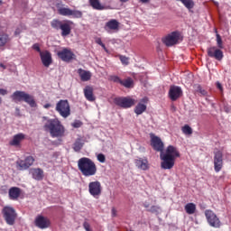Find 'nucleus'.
<instances>
[{"label":"nucleus","instance_id":"obj_46","mask_svg":"<svg viewBox=\"0 0 231 231\" xmlns=\"http://www.w3.org/2000/svg\"><path fill=\"white\" fill-rule=\"evenodd\" d=\"M0 95L2 97H5V95H8V90H6L5 88H0Z\"/></svg>","mask_w":231,"mask_h":231},{"label":"nucleus","instance_id":"obj_10","mask_svg":"<svg viewBox=\"0 0 231 231\" xmlns=\"http://www.w3.org/2000/svg\"><path fill=\"white\" fill-rule=\"evenodd\" d=\"M205 216L210 226H213L214 228H219V226H221V221L217 216H216L215 212L208 209L205 211Z\"/></svg>","mask_w":231,"mask_h":231},{"label":"nucleus","instance_id":"obj_23","mask_svg":"<svg viewBox=\"0 0 231 231\" xmlns=\"http://www.w3.org/2000/svg\"><path fill=\"white\" fill-rule=\"evenodd\" d=\"M147 97H144L141 100L140 103L137 104V106L134 108V113L137 115H142L143 113H145L147 110Z\"/></svg>","mask_w":231,"mask_h":231},{"label":"nucleus","instance_id":"obj_45","mask_svg":"<svg viewBox=\"0 0 231 231\" xmlns=\"http://www.w3.org/2000/svg\"><path fill=\"white\" fill-rule=\"evenodd\" d=\"M32 49H34L35 50V51H39L40 53H41V47L39 46V44L38 43H35V44H33L32 45Z\"/></svg>","mask_w":231,"mask_h":231},{"label":"nucleus","instance_id":"obj_20","mask_svg":"<svg viewBox=\"0 0 231 231\" xmlns=\"http://www.w3.org/2000/svg\"><path fill=\"white\" fill-rule=\"evenodd\" d=\"M151 145L154 149V151H157L158 152H163V142H162V139L156 135L151 136Z\"/></svg>","mask_w":231,"mask_h":231},{"label":"nucleus","instance_id":"obj_12","mask_svg":"<svg viewBox=\"0 0 231 231\" xmlns=\"http://www.w3.org/2000/svg\"><path fill=\"white\" fill-rule=\"evenodd\" d=\"M88 191L94 198H98L102 194V184L98 180L89 182Z\"/></svg>","mask_w":231,"mask_h":231},{"label":"nucleus","instance_id":"obj_15","mask_svg":"<svg viewBox=\"0 0 231 231\" xmlns=\"http://www.w3.org/2000/svg\"><path fill=\"white\" fill-rule=\"evenodd\" d=\"M105 30L107 32V33H116V32L120 30V22H118L116 19L109 20L105 24Z\"/></svg>","mask_w":231,"mask_h":231},{"label":"nucleus","instance_id":"obj_30","mask_svg":"<svg viewBox=\"0 0 231 231\" xmlns=\"http://www.w3.org/2000/svg\"><path fill=\"white\" fill-rule=\"evenodd\" d=\"M83 147H84V140H82V138L76 139L75 143H73V150L76 152H80Z\"/></svg>","mask_w":231,"mask_h":231},{"label":"nucleus","instance_id":"obj_42","mask_svg":"<svg viewBox=\"0 0 231 231\" xmlns=\"http://www.w3.org/2000/svg\"><path fill=\"white\" fill-rule=\"evenodd\" d=\"M97 158L100 162V163L106 162V155H104V153H98Z\"/></svg>","mask_w":231,"mask_h":231},{"label":"nucleus","instance_id":"obj_39","mask_svg":"<svg viewBox=\"0 0 231 231\" xmlns=\"http://www.w3.org/2000/svg\"><path fill=\"white\" fill-rule=\"evenodd\" d=\"M109 80H111V82H116V84H122V79L118 76H109Z\"/></svg>","mask_w":231,"mask_h":231},{"label":"nucleus","instance_id":"obj_43","mask_svg":"<svg viewBox=\"0 0 231 231\" xmlns=\"http://www.w3.org/2000/svg\"><path fill=\"white\" fill-rule=\"evenodd\" d=\"M81 126H82V122L80 121H75L74 123H72V127L79 128Z\"/></svg>","mask_w":231,"mask_h":231},{"label":"nucleus","instance_id":"obj_38","mask_svg":"<svg viewBox=\"0 0 231 231\" xmlns=\"http://www.w3.org/2000/svg\"><path fill=\"white\" fill-rule=\"evenodd\" d=\"M216 37H217V48H219L220 50H223L224 46H223V39H221V35H219V33H217Z\"/></svg>","mask_w":231,"mask_h":231},{"label":"nucleus","instance_id":"obj_18","mask_svg":"<svg viewBox=\"0 0 231 231\" xmlns=\"http://www.w3.org/2000/svg\"><path fill=\"white\" fill-rule=\"evenodd\" d=\"M215 171L219 172L223 169V152L217 151L214 156Z\"/></svg>","mask_w":231,"mask_h":231},{"label":"nucleus","instance_id":"obj_8","mask_svg":"<svg viewBox=\"0 0 231 231\" xmlns=\"http://www.w3.org/2000/svg\"><path fill=\"white\" fill-rule=\"evenodd\" d=\"M116 106H119V107H123L124 109H128L129 107H133L136 104V100L132 97H116L114 100Z\"/></svg>","mask_w":231,"mask_h":231},{"label":"nucleus","instance_id":"obj_2","mask_svg":"<svg viewBox=\"0 0 231 231\" xmlns=\"http://www.w3.org/2000/svg\"><path fill=\"white\" fill-rule=\"evenodd\" d=\"M44 129L50 133L52 138H62L66 133V128L59 118L47 120Z\"/></svg>","mask_w":231,"mask_h":231},{"label":"nucleus","instance_id":"obj_17","mask_svg":"<svg viewBox=\"0 0 231 231\" xmlns=\"http://www.w3.org/2000/svg\"><path fill=\"white\" fill-rule=\"evenodd\" d=\"M33 162H35V159L32 156H28L24 161H17L16 164L20 171H26V169H30L33 165Z\"/></svg>","mask_w":231,"mask_h":231},{"label":"nucleus","instance_id":"obj_37","mask_svg":"<svg viewBox=\"0 0 231 231\" xmlns=\"http://www.w3.org/2000/svg\"><path fill=\"white\" fill-rule=\"evenodd\" d=\"M148 212H152V214H160V212H162V208L159 206H152L150 208H148Z\"/></svg>","mask_w":231,"mask_h":231},{"label":"nucleus","instance_id":"obj_51","mask_svg":"<svg viewBox=\"0 0 231 231\" xmlns=\"http://www.w3.org/2000/svg\"><path fill=\"white\" fill-rule=\"evenodd\" d=\"M143 206H144L145 208H148V209L151 208H149V204H148L147 202H145V203L143 204Z\"/></svg>","mask_w":231,"mask_h":231},{"label":"nucleus","instance_id":"obj_16","mask_svg":"<svg viewBox=\"0 0 231 231\" xmlns=\"http://www.w3.org/2000/svg\"><path fill=\"white\" fill-rule=\"evenodd\" d=\"M208 55L211 59H216V60H223V51L219 47L212 46L208 48Z\"/></svg>","mask_w":231,"mask_h":231},{"label":"nucleus","instance_id":"obj_44","mask_svg":"<svg viewBox=\"0 0 231 231\" xmlns=\"http://www.w3.org/2000/svg\"><path fill=\"white\" fill-rule=\"evenodd\" d=\"M83 226L86 231H91V226H89V223L84 222Z\"/></svg>","mask_w":231,"mask_h":231},{"label":"nucleus","instance_id":"obj_52","mask_svg":"<svg viewBox=\"0 0 231 231\" xmlns=\"http://www.w3.org/2000/svg\"><path fill=\"white\" fill-rule=\"evenodd\" d=\"M0 68H3L4 69H6V66H5V64H3V63L0 64Z\"/></svg>","mask_w":231,"mask_h":231},{"label":"nucleus","instance_id":"obj_34","mask_svg":"<svg viewBox=\"0 0 231 231\" xmlns=\"http://www.w3.org/2000/svg\"><path fill=\"white\" fill-rule=\"evenodd\" d=\"M121 86H124L125 88H133L134 86V81L131 78H127L125 80H122Z\"/></svg>","mask_w":231,"mask_h":231},{"label":"nucleus","instance_id":"obj_28","mask_svg":"<svg viewBox=\"0 0 231 231\" xmlns=\"http://www.w3.org/2000/svg\"><path fill=\"white\" fill-rule=\"evenodd\" d=\"M26 92L24 91H15L14 92V94L12 95V98L14 102H23L24 101V98L26 97Z\"/></svg>","mask_w":231,"mask_h":231},{"label":"nucleus","instance_id":"obj_4","mask_svg":"<svg viewBox=\"0 0 231 231\" xmlns=\"http://www.w3.org/2000/svg\"><path fill=\"white\" fill-rule=\"evenodd\" d=\"M51 24L52 28H55V30H61V37H68V35L71 33V26H73V22L69 20H53Z\"/></svg>","mask_w":231,"mask_h":231},{"label":"nucleus","instance_id":"obj_13","mask_svg":"<svg viewBox=\"0 0 231 231\" xmlns=\"http://www.w3.org/2000/svg\"><path fill=\"white\" fill-rule=\"evenodd\" d=\"M35 226L38 228H41L42 230H44V228H50L51 226V221L47 217L43 216H37L34 220Z\"/></svg>","mask_w":231,"mask_h":231},{"label":"nucleus","instance_id":"obj_29","mask_svg":"<svg viewBox=\"0 0 231 231\" xmlns=\"http://www.w3.org/2000/svg\"><path fill=\"white\" fill-rule=\"evenodd\" d=\"M21 196V189L17 187H13L9 189L10 199H18Z\"/></svg>","mask_w":231,"mask_h":231},{"label":"nucleus","instance_id":"obj_36","mask_svg":"<svg viewBox=\"0 0 231 231\" xmlns=\"http://www.w3.org/2000/svg\"><path fill=\"white\" fill-rule=\"evenodd\" d=\"M181 131L183 133V134L186 135H190L192 134V128L190 126H189V125H185L182 128Z\"/></svg>","mask_w":231,"mask_h":231},{"label":"nucleus","instance_id":"obj_22","mask_svg":"<svg viewBox=\"0 0 231 231\" xmlns=\"http://www.w3.org/2000/svg\"><path fill=\"white\" fill-rule=\"evenodd\" d=\"M30 174H32V177L33 180H36L37 181H41L42 178H44V171L41 168H32L30 170Z\"/></svg>","mask_w":231,"mask_h":231},{"label":"nucleus","instance_id":"obj_6","mask_svg":"<svg viewBox=\"0 0 231 231\" xmlns=\"http://www.w3.org/2000/svg\"><path fill=\"white\" fill-rule=\"evenodd\" d=\"M2 214L7 225H14L15 219H17V213L12 207H5L2 210Z\"/></svg>","mask_w":231,"mask_h":231},{"label":"nucleus","instance_id":"obj_55","mask_svg":"<svg viewBox=\"0 0 231 231\" xmlns=\"http://www.w3.org/2000/svg\"><path fill=\"white\" fill-rule=\"evenodd\" d=\"M3 104V98L0 97V106Z\"/></svg>","mask_w":231,"mask_h":231},{"label":"nucleus","instance_id":"obj_57","mask_svg":"<svg viewBox=\"0 0 231 231\" xmlns=\"http://www.w3.org/2000/svg\"><path fill=\"white\" fill-rule=\"evenodd\" d=\"M16 111H19V109H18V108H16Z\"/></svg>","mask_w":231,"mask_h":231},{"label":"nucleus","instance_id":"obj_56","mask_svg":"<svg viewBox=\"0 0 231 231\" xmlns=\"http://www.w3.org/2000/svg\"><path fill=\"white\" fill-rule=\"evenodd\" d=\"M3 5V0H0V6Z\"/></svg>","mask_w":231,"mask_h":231},{"label":"nucleus","instance_id":"obj_1","mask_svg":"<svg viewBox=\"0 0 231 231\" xmlns=\"http://www.w3.org/2000/svg\"><path fill=\"white\" fill-rule=\"evenodd\" d=\"M160 158L162 169L171 170L174 167L176 158H180V152L173 145H169L165 152H161Z\"/></svg>","mask_w":231,"mask_h":231},{"label":"nucleus","instance_id":"obj_26","mask_svg":"<svg viewBox=\"0 0 231 231\" xmlns=\"http://www.w3.org/2000/svg\"><path fill=\"white\" fill-rule=\"evenodd\" d=\"M135 166L138 169H141V171H147L149 170V161H147V159H136L134 161Z\"/></svg>","mask_w":231,"mask_h":231},{"label":"nucleus","instance_id":"obj_50","mask_svg":"<svg viewBox=\"0 0 231 231\" xmlns=\"http://www.w3.org/2000/svg\"><path fill=\"white\" fill-rule=\"evenodd\" d=\"M149 1H150V0H140V2L143 3V4H144V5L147 4V3H149Z\"/></svg>","mask_w":231,"mask_h":231},{"label":"nucleus","instance_id":"obj_33","mask_svg":"<svg viewBox=\"0 0 231 231\" xmlns=\"http://www.w3.org/2000/svg\"><path fill=\"white\" fill-rule=\"evenodd\" d=\"M180 3L187 8L188 10H192L194 8V0H180Z\"/></svg>","mask_w":231,"mask_h":231},{"label":"nucleus","instance_id":"obj_53","mask_svg":"<svg viewBox=\"0 0 231 231\" xmlns=\"http://www.w3.org/2000/svg\"><path fill=\"white\" fill-rule=\"evenodd\" d=\"M120 3H129V0H119Z\"/></svg>","mask_w":231,"mask_h":231},{"label":"nucleus","instance_id":"obj_49","mask_svg":"<svg viewBox=\"0 0 231 231\" xmlns=\"http://www.w3.org/2000/svg\"><path fill=\"white\" fill-rule=\"evenodd\" d=\"M52 106H51V104H50V103H47V104H45L44 106H43V107H44V109H50V107H51Z\"/></svg>","mask_w":231,"mask_h":231},{"label":"nucleus","instance_id":"obj_5","mask_svg":"<svg viewBox=\"0 0 231 231\" xmlns=\"http://www.w3.org/2000/svg\"><path fill=\"white\" fill-rule=\"evenodd\" d=\"M56 111L62 116V118H68L71 115V107L68 99H60L56 104Z\"/></svg>","mask_w":231,"mask_h":231},{"label":"nucleus","instance_id":"obj_3","mask_svg":"<svg viewBox=\"0 0 231 231\" xmlns=\"http://www.w3.org/2000/svg\"><path fill=\"white\" fill-rule=\"evenodd\" d=\"M78 169L85 178H91L97 172V164L88 157H82L78 161Z\"/></svg>","mask_w":231,"mask_h":231},{"label":"nucleus","instance_id":"obj_47","mask_svg":"<svg viewBox=\"0 0 231 231\" xmlns=\"http://www.w3.org/2000/svg\"><path fill=\"white\" fill-rule=\"evenodd\" d=\"M111 212H112V217H116V208H113Z\"/></svg>","mask_w":231,"mask_h":231},{"label":"nucleus","instance_id":"obj_32","mask_svg":"<svg viewBox=\"0 0 231 231\" xmlns=\"http://www.w3.org/2000/svg\"><path fill=\"white\" fill-rule=\"evenodd\" d=\"M186 212L189 215L196 213V204L194 203H188L184 207Z\"/></svg>","mask_w":231,"mask_h":231},{"label":"nucleus","instance_id":"obj_41","mask_svg":"<svg viewBox=\"0 0 231 231\" xmlns=\"http://www.w3.org/2000/svg\"><path fill=\"white\" fill-rule=\"evenodd\" d=\"M119 59H120L122 64H124L125 66L129 65V58H127L125 56H119Z\"/></svg>","mask_w":231,"mask_h":231},{"label":"nucleus","instance_id":"obj_25","mask_svg":"<svg viewBox=\"0 0 231 231\" xmlns=\"http://www.w3.org/2000/svg\"><path fill=\"white\" fill-rule=\"evenodd\" d=\"M78 74L80 77V80L82 82H88V80H91V77H93L91 71L84 70L82 69H78Z\"/></svg>","mask_w":231,"mask_h":231},{"label":"nucleus","instance_id":"obj_11","mask_svg":"<svg viewBox=\"0 0 231 231\" xmlns=\"http://www.w3.org/2000/svg\"><path fill=\"white\" fill-rule=\"evenodd\" d=\"M106 3L101 4L100 0H89L90 6L94 8V10H113V6H111V0H105Z\"/></svg>","mask_w":231,"mask_h":231},{"label":"nucleus","instance_id":"obj_19","mask_svg":"<svg viewBox=\"0 0 231 231\" xmlns=\"http://www.w3.org/2000/svg\"><path fill=\"white\" fill-rule=\"evenodd\" d=\"M183 95V91L181 90V88L177 86H171L169 90V97L172 102H176L180 97Z\"/></svg>","mask_w":231,"mask_h":231},{"label":"nucleus","instance_id":"obj_31","mask_svg":"<svg viewBox=\"0 0 231 231\" xmlns=\"http://www.w3.org/2000/svg\"><path fill=\"white\" fill-rule=\"evenodd\" d=\"M23 102H26V104H29L31 107H37V103H35V99L33 98V96L28 93L25 94Z\"/></svg>","mask_w":231,"mask_h":231},{"label":"nucleus","instance_id":"obj_24","mask_svg":"<svg viewBox=\"0 0 231 231\" xmlns=\"http://www.w3.org/2000/svg\"><path fill=\"white\" fill-rule=\"evenodd\" d=\"M26 138V135L24 134H17L14 135L13 140L9 142L10 145H13L14 147H19L21 145V142Z\"/></svg>","mask_w":231,"mask_h":231},{"label":"nucleus","instance_id":"obj_9","mask_svg":"<svg viewBox=\"0 0 231 231\" xmlns=\"http://www.w3.org/2000/svg\"><path fill=\"white\" fill-rule=\"evenodd\" d=\"M57 55L59 59L63 60V62H71V60H75V59H77L75 53H73V51L68 48H64L61 51H59Z\"/></svg>","mask_w":231,"mask_h":231},{"label":"nucleus","instance_id":"obj_7","mask_svg":"<svg viewBox=\"0 0 231 231\" xmlns=\"http://www.w3.org/2000/svg\"><path fill=\"white\" fill-rule=\"evenodd\" d=\"M58 14L64 17H73L74 19H80L82 17V11L72 10L68 7H60L58 9Z\"/></svg>","mask_w":231,"mask_h":231},{"label":"nucleus","instance_id":"obj_40","mask_svg":"<svg viewBox=\"0 0 231 231\" xmlns=\"http://www.w3.org/2000/svg\"><path fill=\"white\" fill-rule=\"evenodd\" d=\"M96 43L98 44L100 47H102L103 50H105V51H107V48H106V44H104V42H102V39L96 38Z\"/></svg>","mask_w":231,"mask_h":231},{"label":"nucleus","instance_id":"obj_21","mask_svg":"<svg viewBox=\"0 0 231 231\" xmlns=\"http://www.w3.org/2000/svg\"><path fill=\"white\" fill-rule=\"evenodd\" d=\"M40 57L43 66L50 68V65L53 62L51 53L48 51H40Z\"/></svg>","mask_w":231,"mask_h":231},{"label":"nucleus","instance_id":"obj_48","mask_svg":"<svg viewBox=\"0 0 231 231\" xmlns=\"http://www.w3.org/2000/svg\"><path fill=\"white\" fill-rule=\"evenodd\" d=\"M217 88L220 91H223V86H221V83L217 82Z\"/></svg>","mask_w":231,"mask_h":231},{"label":"nucleus","instance_id":"obj_54","mask_svg":"<svg viewBox=\"0 0 231 231\" xmlns=\"http://www.w3.org/2000/svg\"><path fill=\"white\" fill-rule=\"evenodd\" d=\"M200 93H201V95H207V91H205V90H201Z\"/></svg>","mask_w":231,"mask_h":231},{"label":"nucleus","instance_id":"obj_14","mask_svg":"<svg viewBox=\"0 0 231 231\" xmlns=\"http://www.w3.org/2000/svg\"><path fill=\"white\" fill-rule=\"evenodd\" d=\"M178 41H180V32H173L162 38V42L166 46H174V44H178Z\"/></svg>","mask_w":231,"mask_h":231},{"label":"nucleus","instance_id":"obj_27","mask_svg":"<svg viewBox=\"0 0 231 231\" xmlns=\"http://www.w3.org/2000/svg\"><path fill=\"white\" fill-rule=\"evenodd\" d=\"M84 96L88 102H95V95L93 94V87L87 86L84 88Z\"/></svg>","mask_w":231,"mask_h":231},{"label":"nucleus","instance_id":"obj_35","mask_svg":"<svg viewBox=\"0 0 231 231\" xmlns=\"http://www.w3.org/2000/svg\"><path fill=\"white\" fill-rule=\"evenodd\" d=\"M8 41H10V38L7 36V34L5 33L0 34V46H5V44H6Z\"/></svg>","mask_w":231,"mask_h":231}]
</instances>
